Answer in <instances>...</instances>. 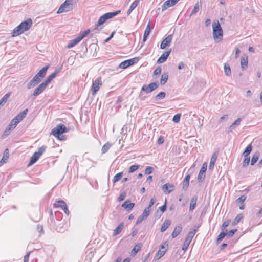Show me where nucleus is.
Here are the masks:
<instances>
[{"label":"nucleus","instance_id":"nucleus-1","mask_svg":"<svg viewBox=\"0 0 262 262\" xmlns=\"http://www.w3.org/2000/svg\"><path fill=\"white\" fill-rule=\"evenodd\" d=\"M50 66L48 65L41 69L27 84V88L30 89L38 84L45 77L47 70Z\"/></svg>","mask_w":262,"mask_h":262},{"label":"nucleus","instance_id":"nucleus-2","mask_svg":"<svg viewBox=\"0 0 262 262\" xmlns=\"http://www.w3.org/2000/svg\"><path fill=\"white\" fill-rule=\"evenodd\" d=\"M213 37L215 42H219L223 40V31L218 20L212 23Z\"/></svg>","mask_w":262,"mask_h":262},{"label":"nucleus","instance_id":"nucleus-3","mask_svg":"<svg viewBox=\"0 0 262 262\" xmlns=\"http://www.w3.org/2000/svg\"><path fill=\"white\" fill-rule=\"evenodd\" d=\"M68 129L63 124H59L54 128L51 132V134L57 137L58 139L62 140L63 139L60 138V136L64 133H66Z\"/></svg>","mask_w":262,"mask_h":262},{"label":"nucleus","instance_id":"nucleus-4","mask_svg":"<svg viewBox=\"0 0 262 262\" xmlns=\"http://www.w3.org/2000/svg\"><path fill=\"white\" fill-rule=\"evenodd\" d=\"M75 0H66L59 8L57 13H62L71 11L73 9V6L75 4Z\"/></svg>","mask_w":262,"mask_h":262},{"label":"nucleus","instance_id":"nucleus-5","mask_svg":"<svg viewBox=\"0 0 262 262\" xmlns=\"http://www.w3.org/2000/svg\"><path fill=\"white\" fill-rule=\"evenodd\" d=\"M90 32L89 29L86 30L84 31L81 32L79 34L78 36L75 39L71 40L69 41L67 45L68 49L73 47L76 45L78 44L82 39H83Z\"/></svg>","mask_w":262,"mask_h":262},{"label":"nucleus","instance_id":"nucleus-6","mask_svg":"<svg viewBox=\"0 0 262 262\" xmlns=\"http://www.w3.org/2000/svg\"><path fill=\"white\" fill-rule=\"evenodd\" d=\"M159 85V82H154L150 83L149 85L144 84L142 87L141 90L149 93L157 89Z\"/></svg>","mask_w":262,"mask_h":262},{"label":"nucleus","instance_id":"nucleus-7","mask_svg":"<svg viewBox=\"0 0 262 262\" xmlns=\"http://www.w3.org/2000/svg\"><path fill=\"white\" fill-rule=\"evenodd\" d=\"M102 85L101 78L98 77L93 81L91 86V92L93 95H94L99 91L100 86Z\"/></svg>","mask_w":262,"mask_h":262},{"label":"nucleus","instance_id":"nucleus-8","mask_svg":"<svg viewBox=\"0 0 262 262\" xmlns=\"http://www.w3.org/2000/svg\"><path fill=\"white\" fill-rule=\"evenodd\" d=\"M138 61L139 58L138 57H135L130 59L126 60L120 64L119 68L123 69H126L130 66H133Z\"/></svg>","mask_w":262,"mask_h":262},{"label":"nucleus","instance_id":"nucleus-9","mask_svg":"<svg viewBox=\"0 0 262 262\" xmlns=\"http://www.w3.org/2000/svg\"><path fill=\"white\" fill-rule=\"evenodd\" d=\"M207 163L206 162L203 163L198 176V180L199 182H202L204 180L205 177V173L207 170Z\"/></svg>","mask_w":262,"mask_h":262},{"label":"nucleus","instance_id":"nucleus-10","mask_svg":"<svg viewBox=\"0 0 262 262\" xmlns=\"http://www.w3.org/2000/svg\"><path fill=\"white\" fill-rule=\"evenodd\" d=\"M180 0H167L162 5V11H164L168 8L174 6Z\"/></svg>","mask_w":262,"mask_h":262},{"label":"nucleus","instance_id":"nucleus-11","mask_svg":"<svg viewBox=\"0 0 262 262\" xmlns=\"http://www.w3.org/2000/svg\"><path fill=\"white\" fill-rule=\"evenodd\" d=\"M172 39V35H168L166 38H165L162 41L160 45V48L161 49H164L167 47L170 46L171 41Z\"/></svg>","mask_w":262,"mask_h":262},{"label":"nucleus","instance_id":"nucleus-12","mask_svg":"<svg viewBox=\"0 0 262 262\" xmlns=\"http://www.w3.org/2000/svg\"><path fill=\"white\" fill-rule=\"evenodd\" d=\"M54 206L55 207L60 208L62 210L64 211V212L68 214L69 213V210L68 209L66 203L63 200H59L57 201L54 204Z\"/></svg>","mask_w":262,"mask_h":262},{"label":"nucleus","instance_id":"nucleus-13","mask_svg":"<svg viewBox=\"0 0 262 262\" xmlns=\"http://www.w3.org/2000/svg\"><path fill=\"white\" fill-rule=\"evenodd\" d=\"M47 85L42 82L34 91L33 96L36 97L41 94L47 88Z\"/></svg>","mask_w":262,"mask_h":262},{"label":"nucleus","instance_id":"nucleus-14","mask_svg":"<svg viewBox=\"0 0 262 262\" xmlns=\"http://www.w3.org/2000/svg\"><path fill=\"white\" fill-rule=\"evenodd\" d=\"M32 24V21L31 18H28L26 20L23 21L19 24L21 28L25 32L29 30L31 27Z\"/></svg>","mask_w":262,"mask_h":262},{"label":"nucleus","instance_id":"nucleus-15","mask_svg":"<svg viewBox=\"0 0 262 262\" xmlns=\"http://www.w3.org/2000/svg\"><path fill=\"white\" fill-rule=\"evenodd\" d=\"M107 20V19L104 15L101 16L99 18L97 23L95 25L93 30H97L98 31L101 30L102 29V27H101V25L104 23Z\"/></svg>","mask_w":262,"mask_h":262},{"label":"nucleus","instance_id":"nucleus-16","mask_svg":"<svg viewBox=\"0 0 262 262\" xmlns=\"http://www.w3.org/2000/svg\"><path fill=\"white\" fill-rule=\"evenodd\" d=\"M171 52V49H169L168 51L165 52L157 60V63H162L166 61L168 57L169 56Z\"/></svg>","mask_w":262,"mask_h":262},{"label":"nucleus","instance_id":"nucleus-17","mask_svg":"<svg viewBox=\"0 0 262 262\" xmlns=\"http://www.w3.org/2000/svg\"><path fill=\"white\" fill-rule=\"evenodd\" d=\"M28 109L26 108L20 113H19L13 119H15L19 123L26 116L28 112Z\"/></svg>","mask_w":262,"mask_h":262},{"label":"nucleus","instance_id":"nucleus-18","mask_svg":"<svg viewBox=\"0 0 262 262\" xmlns=\"http://www.w3.org/2000/svg\"><path fill=\"white\" fill-rule=\"evenodd\" d=\"M9 157V150L6 149L4 152L3 157L0 161V166L3 165L4 164L6 163L8 160Z\"/></svg>","mask_w":262,"mask_h":262},{"label":"nucleus","instance_id":"nucleus-19","mask_svg":"<svg viewBox=\"0 0 262 262\" xmlns=\"http://www.w3.org/2000/svg\"><path fill=\"white\" fill-rule=\"evenodd\" d=\"M173 187L172 185L165 184L162 186V189L165 193L169 194L173 190Z\"/></svg>","mask_w":262,"mask_h":262},{"label":"nucleus","instance_id":"nucleus-20","mask_svg":"<svg viewBox=\"0 0 262 262\" xmlns=\"http://www.w3.org/2000/svg\"><path fill=\"white\" fill-rule=\"evenodd\" d=\"M58 72V70H55V72L49 75L43 82L47 86L48 84L56 77Z\"/></svg>","mask_w":262,"mask_h":262},{"label":"nucleus","instance_id":"nucleus-21","mask_svg":"<svg viewBox=\"0 0 262 262\" xmlns=\"http://www.w3.org/2000/svg\"><path fill=\"white\" fill-rule=\"evenodd\" d=\"M134 203H131L129 200H127L122 204V207L129 211L134 207Z\"/></svg>","mask_w":262,"mask_h":262},{"label":"nucleus","instance_id":"nucleus-22","mask_svg":"<svg viewBox=\"0 0 262 262\" xmlns=\"http://www.w3.org/2000/svg\"><path fill=\"white\" fill-rule=\"evenodd\" d=\"M217 153H216V152L213 153V154L212 155L211 158V160H210V164H209V169H211L214 167V166L215 163L216 162V160L217 159Z\"/></svg>","mask_w":262,"mask_h":262},{"label":"nucleus","instance_id":"nucleus-23","mask_svg":"<svg viewBox=\"0 0 262 262\" xmlns=\"http://www.w3.org/2000/svg\"><path fill=\"white\" fill-rule=\"evenodd\" d=\"M40 158V157L37 154V153L34 152L32 156L31 157L29 163L28 164V167L31 166L34 164Z\"/></svg>","mask_w":262,"mask_h":262},{"label":"nucleus","instance_id":"nucleus-24","mask_svg":"<svg viewBox=\"0 0 262 262\" xmlns=\"http://www.w3.org/2000/svg\"><path fill=\"white\" fill-rule=\"evenodd\" d=\"M151 31V28L150 27V22L148 24L147 26H146L144 33V36L143 39V41L145 42L147 40V37L149 36L150 33Z\"/></svg>","mask_w":262,"mask_h":262},{"label":"nucleus","instance_id":"nucleus-25","mask_svg":"<svg viewBox=\"0 0 262 262\" xmlns=\"http://www.w3.org/2000/svg\"><path fill=\"white\" fill-rule=\"evenodd\" d=\"M24 32V31L21 28V27L19 25L18 26H17L16 28H15L13 30V32H12V34H13L12 36H18V35L22 34Z\"/></svg>","mask_w":262,"mask_h":262},{"label":"nucleus","instance_id":"nucleus-26","mask_svg":"<svg viewBox=\"0 0 262 262\" xmlns=\"http://www.w3.org/2000/svg\"><path fill=\"white\" fill-rule=\"evenodd\" d=\"M140 0H135L130 6L129 9L127 12V15H129L131 12L136 8L138 5Z\"/></svg>","mask_w":262,"mask_h":262},{"label":"nucleus","instance_id":"nucleus-27","mask_svg":"<svg viewBox=\"0 0 262 262\" xmlns=\"http://www.w3.org/2000/svg\"><path fill=\"white\" fill-rule=\"evenodd\" d=\"M181 231H182V227L180 225L176 226L171 234L172 237V238L176 237L180 233Z\"/></svg>","mask_w":262,"mask_h":262},{"label":"nucleus","instance_id":"nucleus-28","mask_svg":"<svg viewBox=\"0 0 262 262\" xmlns=\"http://www.w3.org/2000/svg\"><path fill=\"white\" fill-rule=\"evenodd\" d=\"M197 200H198V197L196 196H194L191 199V200L190 201V206H189V210L190 211H192L195 208Z\"/></svg>","mask_w":262,"mask_h":262},{"label":"nucleus","instance_id":"nucleus-29","mask_svg":"<svg viewBox=\"0 0 262 262\" xmlns=\"http://www.w3.org/2000/svg\"><path fill=\"white\" fill-rule=\"evenodd\" d=\"M171 222L170 220H166L165 221V222L163 223V224L161 226L160 231L161 232H163L165 231L168 227L170 225Z\"/></svg>","mask_w":262,"mask_h":262},{"label":"nucleus","instance_id":"nucleus-30","mask_svg":"<svg viewBox=\"0 0 262 262\" xmlns=\"http://www.w3.org/2000/svg\"><path fill=\"white\" fill-rule=\"evenodd\" d=\"M241 68L243 70L247 68L248 65V57L246 56V57H242L241 59Z\"/></svg>","mask_w":262,"mask_h":262},{"label":"nucleus","instance_id":"nucleus-31","mask_svg":"<svg viewBox=\"0 0 262 262\" xmlns=\"http://www.w3.org/2000/svg\"><path fill=\"white\" fill-rule=\"evenodd\" d=\"M120 12L121 11L120 10H118V11H115V12L106 13L104 14V15L105 16V17L106 18V19H108L112 18L113 17L116 16L117 15L119 14L120 13Z\"/></svg>","mask_w":262,"mask_h":262},{"label":"nucleus","instance_id":"nucleus-32","mask_svg":"<svg viewBox=\"0 0 262 262\" xmlns=\"http://www.w3.org/2000/svg\"><path fill=\"white\" fill-rule=\"evenodd\" d=\"M190 179V176L188 174L186 176L183 182V188L186 189L189 184V180Z\"/></svg>","mask_w":262,"mask_h":262},{"label":"nucleus","instance_id":"nucleus-33","mask_svg":"<svg viewBox=\"0 0 262 262\" xmlns=\"http://www.w3.org/2000/svg\"><path fill=\"white\" fill-rule=\"evenodd\" d=\"M260 154L258 151L255 152L252 157L251 165H253L258 160Z\"/></svg>","mask_w":262,"mask_h":262},{"label":"nucleus","instance_id":"nucleus-34","mask_svg":"<svg viewBox=\"0 0 262 262\" xmlns=\"http://www.w3.org/2000/svg\"><path fill=\"white\" fill-rule=\"evenodd\" d=\"M123 226V223H120L114 230L113 235H117V234H119L121 232V230H122Z\"/></svg>","mask_w":262,"mask_h":262},{"label":"nucleus","instance_id":"nucleus-35","mask_svg":"<svg viewBox=\"0 0 262 262\" xmlns=\"http://www.w3.org/2000/svg\"><path fill=\"white\" fill-rule=\"evenodd\" d=\"M224 70L225 75L227 76H230L231 75V71L230 67L228 63H225L224 66Z\"/></svg>","mask_w":262,"mask_h":262},{"label":"nucleus","instance_id":"nucleus-36","mask_svg":"<svg viewBox=\"0 0 262 262\" xmlns=\"http://www.w3.org/2000/svg\"><path fill=\"white\" fill-rule=\"evenodd\" d=\"M168 74L167 73H163L162 76H161V79H160V83L161 85H164L167 80H168Z\"/></svg>","mask_w":262,"mask_h":262},{"label":"nucleus","instance_id":"nucleus-37","mask_svg":"<svg viewBox=\"0 0 262 262\" xmlns=\"http://www.w3.org/2000/svg\"><path fill=\"white\" fill-rule=\"evenodd\" d=\"M164 247L163 245H161V249H159L158 252H157V255H156V257H157V259H159L161 257H162L165 253L166 252V250H162L161 249H164Z\"/></svg>","mask_w":262,"mask_h":262},{"label":"nucleus","instance_id":"nucleus-38","mask_svg":"<svg viewBox=\"0 0 262 262\" xmlns=\"http://www.w3.org/2000/svg\"><path fill=\"white\" fill-rule=\"evenodd\" d=\"M227 230H225V231L223 230V231L220 233L216 239V242L217 243H219V242H221L227 235Z\"/></svg>","mask_w":262,"mask_h":262},{"label":"nucleus","instance_id":"nucleus-39","mask_svg":"<svg viewBox=\"0 0 262 262\" xmlns=\"http://www.w3.org/2000/svg\"><path fill=\"white\" fill-rule=\"evenodd\" d=\"M10 96V93H8L5 95L0 100V106L3 105L8 100Z\"/></svg>","mask_w":262,"mask_h":262},{"label":"nucleus","instance_id":"nucleus-40","mask_svg":"<svg viewBox=\"0 0 262 262\" xmlns=\"http://www.w3.org/2000/svg\"><path fill=\"white\" fill-rule=\"evenodd\" d=\"M166 93L164 92H161L155 97V100L156 101L161 100L164 99Z\"/></svg>","mask_w":262,"mask_h":262},{"label":"nucleus","instance_id":"nucleus-41","mask_svg":"<svg viewBox=\"0 0 262 262\" xmlns=\"http://www.w3.org/2000/svg\"><path fill=\"white\" fill-rule=\"evenodd\" d=\"M111 144L109 143H106V144H105L102 147V149H101V151H102V152L103 154H105L106 152H107V151L108 150V149H110V148L111 147Z\"/></svg>","mask_w":262,"mask_h":262},{"label":"nucleus","instance_id":"nucleus-42","mask_svg":"<svg viewBox=\"0 0 262 262\" xmlns=\"http://www.w3.org/2000/svg\"><path fill=\"white\" fill-rule=\"evenodd\" d=\"M241 119V118H237L230 126L229 129L231 130L233 129L236 126L239 125Z\"/></svg>","mask_w":262,"mask_h":262},{"label":"nucleus","instance_id":"nucleus-43","mask_svg":"<svg viewBox=\"0 0 262 262\" xmlns=\"http://www.w3.org/2000/svg\"><path fill=\"white\" fill-rule=\"evenodd\" d=\"M243 218V215L242 214H238L235 218L234 219L233 221L232 222V225H237L239 221L241 220V219Z\"/></svg>","mask_w":262,"mask_h":262},{"label":"nucleus","instance_id":"nucleus-44","mask_svg":"<svg viewBox=\"0 0 262 262\" xmlns=\"http://www.w3.org/2000/svg\"><path fill=\"white\" fill-rule=\"evenodd\" d=\"M141 247V244L136 245L132 251V254H136L137 252L140 251Z\"/></svg>","mask_w":262,"mask_h":262},{"label":"nucleus","instance_id":"nucleus-45","mask_svg":"<svg viewBox=\"0 0 262 262\" xmlns=\"http://www.w3.org/2000/svg\"><path fill=\"white\" fill-rule=\"evenodd\" d=\"M195 234V230L189 231L185 239L191 242Z\"/></svg>","mask_w":262,"mask_h":262},{"label":"nucleus","instance_id":"nucleus-46","mask_svg":"<svg viewBox=\"0 0 262 262\" xmlns=\"http://www.w3.org/2000/svg\"><path fill=\"white\" fill-rule=\"evenodd\" d=\"M123 174V172H119V173H118L117 174H116L114 177V179L113 180V182L115 183V182L118 181L119 180H120L121 179V178L122 177Z\"/></svg>","mask_w":262,"mask_h":262},{"label":"nucleus","instance_id":"nucleus-47","mask_svg":"<svg viewBox=\"0 0 262 262\" xmlns=\"http://www.w3.org/2000/svg\"><path fill=\"white\" fill-rule=\"evenodd\" d=\"M151 211V209H149V207H146L142 214H141L145 219L148 217L150 212Z\"/></svg>","mask_w":262,"mask_h":262},{"label":"nucleus","instance_id":"nucleus-48","mask_svg":"<svg viewBox=\"0 0 262 262\" xmlns=\"http://www.w3.org/2000/svg\"><path fill=\"white\" fill-rule=\"evenodd\" d=\"M47 149L46 146H42L41 147H39L38 148V151L35 152V153H37V154L40 157L41 155L45 151L46 149Z\"/></svg>","mask_w":262,"mask_h":262},{"label":"nucleus","instance_id":"nucleus-49","mask_svg":"<svg viewBox=\"0 0 262 262\" xmlns=\"http://www.w3.org/2000/svg\"><path fill=\"white\" fill-rule=\"evenodd\" d=\"M252 149V147L251 144H249L245 149L242 155H247L250 154Z\"/></svg>","mask_w":262,"mask_h":262},{"label":"nucleus","instance_id":"nucleus-50","mask_svg":"<svg viewBox=\"0 0 262 262\" xmlns=\"http://www.w3.org/2000/svg\"><path fill=\"white\" fill-rule=\"evenodd\" d=\"M199 8H200V5H199V3H197L194 5L193 9L192 10L190 16H191L192 15H193V14H195L196 13H197L199 11Z\"/></svg>","mask_w":262,"mask_h":262},{"label":"nucleus","instance_id":"nucleus-51","mask_svg":"<svg viewBox=\"0 0 262 262\" xmlns=\"http://www.w3.org/2000/svg\"><path fill=\"white\" fill-rule=\"evenodd\" d=\"M190 243H191V242L187 241L186 239H185V241H184V244L182 246V250L184 251H186L188 249Z\"/></svg>","mask_w":262,"mask_h":262},{"label":"nucleus","instance_id":"nucleus-52","mask_svg":"<svg viewBox=\"0 0 262 262\" xmlns=\"http://www.w3.org/2000/svg\"><path fill=\"white\" fill-rule=\"evenodd\" d=\"M139 167V165H132L129 168V170H128V172L129 173H132V172H134V171H135L136 170H137Z\"/></svg>","mask_w":262,"mask_h":262},{"label":"nucleus","instance_id":"nucleus-53","mask_svg":"<svg viewBox=\"0 0 262 262\" xmlns=\"http://www.w3.org/2000/svg\"><path fill=\"white\" fill-rule=\"evenodd\" d=\"M12 129V128H10V126H8V127L6 129V130H5L2 137L3 138H5L7 136H8L10 133V132L11 130Z\"/></svg>","mask_w":262,"mask_h":262},{"label":"nucleus","instance_id":"nucleus-54","mask_svg":"<svg viewBox=\"0 0 262 262\" xmlns=\"http://www.w3.org/2000/svg\"><path fill=\"white\" fill-rule=\"evenodd\" d=\"M18 124L17 121L15 120V119H13L12 121H11L10 123L9 124V126H10V128H12V129L14 128L16 125Z\"/></svg>","mask_w":262,"mask_h":262},{"label":"nucleus","instance_id":"nucleus-55","mask_svg":"<svg viewBox=\"0 0 262 262\" xmlns=\"http://www.w3.org/2000/svg\"><path fill=\"white\" fill-rule=\"evenodd\" d=\"M246 199V196L245 195H241L236 200V202L238 203L242 204Z\"/></svg>","mask_w":262,"mask_h":262},{"label":"nucleus","instance_id":"nucleus-56","mask_svg":"<svg viewBox=\"0 0 262 262\" xmlns=\"http://www.w3.org/2000/svg\"><path fill=\"white\" fill-rule=\"evenodd\" d=\"M230 221L231 220H226L222 224V230H224L225 231V229L228 227L230 223Z\"/></svg>","mask_w":262,"mask_h":262},{"label":"nucleus","instance_id":"nucleus-57","mask_svg":"<svg viewBox=\"0 0 262 262\" xmlns=\"http://www.w3.org/2000/svg\"><path fill=\"white\" fill-rule=\"evenodd\" d=\"M180 117H181L180 114H176L172 118V121L175 123H178L180 121Z\"/></svg>","mask_w":262,"mask_h":262},{"label":"nucleus","instance_id":"nucleus-58","mask_svg":"<svg viewBox=\"0 0 262 262\" xmlns=\"http://www.w3.org/2000/svg\"><path fill=\"white\" fill-rule=\"evenodd\" d=\"M154 168L151 166H147L145 170V174H149L153 171Z\"/></svg>","mask_w":262,"mask_h":262},{"label":"nucleus","instance_id":"nucleus-59","mask_svg":"<svg viewBox=\"0 0 262 262\" xmlns=\"http://www.w3.org/2000/svg\"><path fill=\"white\" fill-rule=\"evenodd\" d=\"M250 162V158H244L243 162V167H245L247 166Z\"/></svg>","mask_w":262,"mask_h":262},{"label":"nucleus","instance_id":"nucleus-60","mask_svg":"<svg viewBox=\"0 0 262 262\" xmlns=\"http://www.w3.org/2000/svg\"><path fill=\"white\" fill-rule=\"evenodd\" d=\"M166 202H167V200L166 199H165V203L162 206H161L160 207H159V209L162 212H164L166 209Z\"/></svg>","mask_w":262,"mask_h":262},{"label":"nucleus","instance_id":"nucleus-61","mask_svg":"<svg viewBox=\"0 0 262 262\" xmlns=\"http://www.w3.org/2000/svg\"><path fill=\"white\" fill-rule=\"evenodd\" d=\"M237 229H232L230 230L228 232H227V235L229 237H232L234 234Z\"/></svg>","mask_w":262,"mask_h":262},{"label":"nucleus","instance_id":"nucleus-62","mask_svg":"<svg viewBox=\"0 0 262 262\" xmlns=\"http://www.w3.org/2000/svg\"><path fill=\"white\" fill-rule=\"evenodd\" d=\"M144 220H145V219L142 215H141L138 217L136 221V224L141 223Z\"/></svg>","mask_w":262,"mask_h":262},{"label":"nucleus","instance_id":"nucleus-63","mask_svg":"<svg viewBox=\"0 0 262 262\" xmlns=\"http://www.w3.org/2000/svg\"><path fill=\"white\" fill-rule=\"evenodd\" d=\"M125 197H126V193H122L120 194L118 198V201L119 202L123 201L125 199Z\"/></svg>","mask_w":262,"mask_h":262},{"label":"nucleus","instance_id":"nucleus-64","mask_svg":"<svg viewBox=\"0 0 262 262\" xmlns=\"http://www.w3.org/2000/svg\"><path fill=\"white\" fill-rule=\"evenodd\" d=\"M161 73V68L160 67L157 68L154 72V75H158V74H160Z\"/></svg>","mask_w":262,"mask_h":262}]
</instances>
